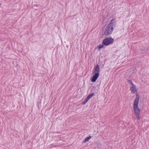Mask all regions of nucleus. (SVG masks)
Segmentation results:
<instances>
[{
  "instance_id": "obj_1",
  "label": "nucleus",
  "mask_w": 149,
  "mask_h": 149,
  "mask_svg": "<svg viewBox=\"0 0 149 149\" xmlns=\"http://www.w3.org/2000/svg\"><path fill=\"white\" fill-rule=\"evenodd\" d=\"M139 96L137 95H136V98L134 101L133 105V109L134 113L136 116L137 119L139 120L140 119V115L141 113L140 109H139L138 104L139 99Z\"/></svg>"
},
{
  "instance_id": "obj_2",
  "label": "nucleus",
  "mask_w": 149,
  "mask_h": 149,
  "mask_svg": "<svg viewBox=\"0 0 149 149\" xmlns=\"http://www.w3.org/2000/svg\"><path fill=\"white\" fill-rule=\"evenodd\" d=\"M116 21L114 19H112L105 29L104 34L106 36H108L111 34L113 30V27L115 25Z\"/></svg>"
},
{
  "instance_id": "obj_3",
  "label": "nucleus",
  "mask_w": 149,
  "mask_h": 149,
  "mask_svg": "<svg viewBox=\"0 0 149 149\" xmlns=\"http://www.w3.org/2000/svg\"><path fill=\"white\" fill-rule=\"evenodd\" d=\"M100 71V68L99 65H97L94 66V70L92 74L94 75L91 78V81L92 82L96 81L99 76V72Z\"/></svg>"
},
{
  "instance_id": "obj_4",
  "label": "nucleus",
  "mask_w": 149,
  "mask_h": 149,
  "mask_svg": "<svg viewBox=\"0 0 149 149\" xmlns=\"http://www.w3.org/2000/svg\"><path fill=\"white\" fill-rule=\"evenodd\" d=\"M113 39L111 37L106 38L103 40L102 44L103 45H108L113 42Z\"/></svg>"
},
{
  "instance_id": "obj_5",
  "label": "nucleus",
  "mask_w": 149,
  "mask_h": 149,
  "mask_svg": "<svg viewBox=\"0 0 149 149\" xmlns=\"http://www.w3.org/2000/svg\"><path fill=\"white\" fill-rule=\"evenodd\" d=\"M130 90L133 94H134L136 92H137L136 86L134 85L130 87Z\"/></svg>"
},
{
  "instance_id": "obj_6",
  "label": "nucleus",
  "mask_w": 149,
  "mask_h": 149,
  "mask_svg": "<svg viewBox=\"0 0 149 149\" xmlns=\"http://www.w3.org/2000/svg\"><path fill=\"white\" fill-rule=\"evenodd\" d=\"M91 136H89L88 137H87L85 138V139H84V141L83 142H85L86 141H89V140L91 139Z\"/></svg>"
},
{
  "instance_id": "obj_7",
  "label": "nucleus",
  "mask_w": 149,
  "mask_h": 149,
  "mask_svg": "<svg viewBox=\"0 0 149 149\" xmlns=\"http://www.w3.org/2000/svg\"><path fill=\"white\" fill-rule=\"evenodd\" d=\"M88 101V100H87L86 98L84 101L82 102V105H84Z\"/></svg>"
},
{
  "instance_id": "obj_8",
  "label": "nucleus",
  "mask_w": 149,
  "mask_h": 149,
  "mask_svg": "<svg viewBox=\"0 0 149 149\" xmlns=\"http://www.w3.org/2000/svg\"><path fill=\"white\" fill-rule=\"evenodd\" d=\"M94 95V93H91L89 95L87 96L88 97L90 98V99L93 97Z\"/></svg>"
},
{
  "instance_id": "obj_9",
  "label": "nucleus",
  "mask_w": 149,
  "mask_h": 149,
  "mask_svg": "<svg viewBox=\"0 0 149 149\" xmlns=\"http://www.w3.org/2000/svg\"><path fill=\"white\" fill-rule=\"evenodd\" d=\"M104 46L103 45H99L98 46V48L99 49H100L103 47Z\"/></svg>"
},
{
  "instance_id": "obj_10",
  "label": "nucleus",
  "mask_w": 149,
  "mask_h": 149,
  "mask_svg": "<svg viewBox=\"0 0 149 149\" xmlns=\"http://www.w3.org/2000/svg\"><path fill=\"white\" fill-rule=\"evenodd\" d=\"M130 84L131 85V86L134 85V84L132 83V81H131L130 82Z\"/></svg>"
},
{
  "instance_id": "obj_11",
  "label": "nucleus",
  "mask_w": 149,
  "mask_h": 149,
  "mask_svg": "<svg viewBox=\"0 0 149 149\" xmlns=\"http://www.w3.org/2000/svg\"><path fill=\"white\" fill-rule=\"evenodd\" d=\"M87 100H88H88L90 99V98L88 97V96L86 98Z\"/></svg>"
},
{
  "instance_id": "obj_12",
  "label": "nucleus",
  "mask_w": 149,
  "mask_h": 149,
  "mask_svg": "<svg viewBox=\"0 0 149 149\" xmlns=\"http://www.w3.org/2000/svg\"><path fill=\"white\" fill-rule=\"evenodd\" d=\"M146 50H149V46L147 48Z\"/></svg>"
},
{
  "instance_id": "obj_13",
  "label": "nucleus",
  "mask_w": 149,
  "mask_h": 149,
  "mask_svg": "<svg viewBox=\"0 0 149 149\" xmlns=\"http://www.w3.org/2000/svg\"><path fill=\"white\" fill-rule=\"evenodd\" d=\"M131 81L130 80H127V82H128V83H130V82H131Z\"/></svg>"
}]
</instances>
